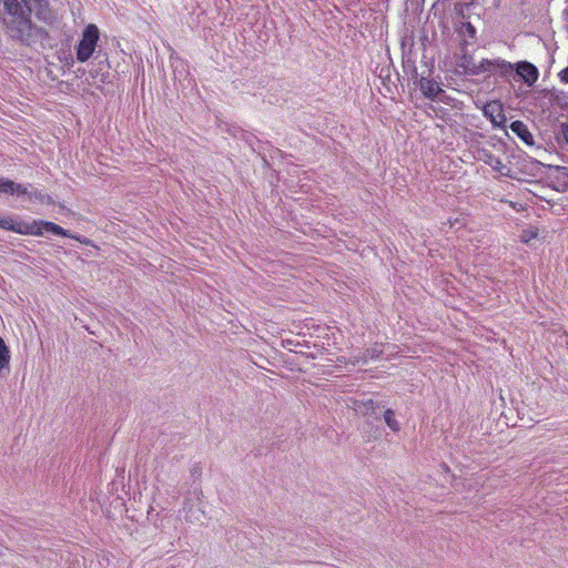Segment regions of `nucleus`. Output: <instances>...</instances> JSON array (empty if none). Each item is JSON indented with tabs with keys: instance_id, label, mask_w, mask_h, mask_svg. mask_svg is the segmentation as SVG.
<instances>
[{
	"instance_id": "f257e3e1",
	"label": "nucleus",
	"mask_w": 568,
	"mask_h": 568,
	"mask_svg": "<svg viewBox=\"0 0 568 568\" xmlns=\"http://www.w3.org/2000/svg\"><path fill=\"white\" fill-rule=\"evenodd\" d=\"M0 22L6 33L14 41L31 45L38 38L47 36L44 29L33 26L19 0H0Z\"/></svg>"
},
{
	"instance_id": "f03ea898",
	"label": "nucleus",
	"mask_w": 568,
	"mask_h": 568,
	"mask_svg": "<svg viewBox=\"0 0 568 568\" xmlns=\"http://www.w3.org/2000/svg\"><path fill=\"white\" fill-rule=\"evenodd\" d=\"M14 233L23 235L42 236L44 232H50L58 236L72 237L70 233L60 225L49 221H32L30 223L22 221L13 222Z\"/></svg>"
},
{
	"instance_id": "7ed1b4c3",
	"label": "nucleus",
	"mask_w": 568,
	"mask_h": 568,
	"mask_svg": "<svg viewBox=\"0 0 568 568\" xmlns=\"http://www.w3.org/2000/svg\"><path fill=\"white\" fill-rule=\"evenodd\" d=\"M99 40V28L93 23L88 24L83 29L81 38L75 47L77 60L83 63L92 58L97 50Z\"/></svg>"
},
{
	"instance_id": "20e7f679",
	"label": "nucleus",
	"mask_w": 568,
	"mask_h": 568,
	"mask_svg": "<svg viewBox=\"0 0 568 568\" xmlns=\"http://www.w3.org/2000/svg\"><path fill=\"white\" fill-rule=\"evenodd\" d=\"M19 2L23 10H28L29 20H31V12H34L36 18L45 24H53L55 22L57 16L50 8L49 0H32L31 7L28 4L29 0H21ZM30 22L36 26L32 21Z\"/></svg>"
},
{
	"instance_id": "39448f33",
	"label": "nucleus",
	"mask_w": 568,
	"mask_h": 568,
	"mask_svg": "<svg viewBox=\"0 0 568 568\" xmlns=\"http://www.w3.org/2000/svg\"><path fill=\"white\" fill-rule=\"evenodd\" d=\"M483 114L489 119L494 128H505L506 115L499 101H489L483 108Z\"/></svg>"
},
{
	"instance_id": "423d86ee",
	"label": "nucleus",
	"mask_w": 568,
	"mask_h": 568,
	"mask_svg": "<svg viewBox=\"0 0 568 568\" xmlns=\"http://www.w3.org/2000/svg\"><path fill=\"white\" fill-rule=\"evenodd\" d=\"M516 75L523 80L528 87H532L538 78L539 71L535 64L528 61H519L515 67Z\"/></svg>"
},
{
	"instance_id": "0eeeda50",
	"label": "nucleus",
	"mask_w": 568,
	"mask_h": 568,
	"mask_svg": "<svg viewBox=\"0 0 568 568\" xmlns=\"http://www.w3.org/2000/svg\"><path fill=\"white\" fill-rule=\"evenodd\" d=\"M358 415H375L376 409L379 408L371 397L355 398L351 400L349 405Z\"/></svg>"
},
{
	"instance_id": "6e6552de",
	"label": "nucleus",
	"mask_w": 568,
	"mask_h": 568,
	"mask_svg": "<svg viewBox=\"0 0 568 568\" xmlns=\"http://www.w3.org/2000/svg\"><path fill=\"white\" fill-rule=\"evenodd\" d=\"M383 346L375 344L353 357V364H367L369 359H379L383 356Z\"/></svg>"
},
{
	"instance_id": "1a4fd4ad",
	"label": "nucleus",
	"mask_w": 568,
	"mask_h": 568,
	"mask_svg": "<svg viewBox=\"0 0 568 568\" xmlns=\"http://www.w3.org/2000/svg\"><path fill=\"white\" fill-rule=\"evenodd\" d=\"M419 89L424 97L430 100H435L439 93L444 92L436 81L425 77L419 80Z\"/></svg>"
},
{
	"instance_id": "9d476101",
	"label": "nucleus",
	"mask_w": 568,
	"mask_h": 568,
	"mask_svg": "<svg viewBox=\"0 0 568 568\" xmlns=\"http://www.w3.org/2000/svg\"><path fill=\"white\" fill-rule=\"evenodd\" d=\"M510 130L527 145H534V136L528 126L519 120L511 122Z\"/></svg>"
},
{
	"instance_id": "9b49d317",
	"label": "nucleus",
	"mask_w": 568,
	"mask_h": 568,
	"mask_svg": "<svg viewBox=\"0 0 568 568\" xmlns=\"http://www.w3.org/2000/svg\"><path fill=\"white\" fill-rule=\"evenodd\" d=\"M466 73L470 75H480L483 73H494V59H483L479 63H471L466 68Z\"/></svg>"
},
{
	"instance_id": "f8f14e48",
	"label": "nucleus",
	"mask_w": 568,
	"mask_h": 568,
	"mask_svg": "<svg viewBox=\"0 0 568 568\" xmlns=\"http://www.w3.org/2000/svg\"><path fill=\"white\" fill-rule=\"evenodd\" d=\"M516 63L503 59H494V72H498L501 78H508L515 71Z\"/></svg>"
},
{
	"instance_id": "ddd939ff",
	"label": "nucleus",
	"mask_w": 568,
	"mask_h": 568,
	"mask_svg": "<svg viewBox=\"0 0 568 568\" xmlns=\"http://www.w3.org/2000/svg\"><path fill=\"white\" fill-rule=\"evenodd\" d=\"M28 201L29 202H39L41 204H48V205L53 203L52 197L50 195L43 193L42 191L38 190L33 185L31 186Z\"/></svg>"
},
{
	"instance_id": "4468645a",
	"label": "nucleus",
	"mask_w": 568,
	"mask_h": 568,
	"mask_svg": "<svg viewBox=\"0 0 568 568\" xmlns=\"http://www.w3.org/2000/svg\"><path fill=\"white\" fill-rule=\"evenodd\" d=\"M31 186H32V184H30V183L23 184V183H16L13 181L11 195L26 196V199L28 200Z\"/></svg>"
},
{
	"instance_id": "2eb2a0df",
	"label": "nucleus",
	"mask_w": 568,
	"mask_h": 568,
	"mask_svg": "<svg viewBox=\"0 0 568 568\" xmlns=\"http://www.w3.org/2000/svg\"><path fill=\"white\" fill-rule=\"evenodd\" d=\"M384 419L386 425L394 432L399 429V423L395 419L394 410L388 408L384 412Z\"/></svg>"
},
{
	"instance_id": "dca6fc26",
	"label": "nucleus",
	"mask_w": 568,
	"mask_h": 568,
	"mask_svg": "<svg viewBox=\"0 0 568 568\" xmlns=\"http://www.w3.org/2000/svg\"><path fill=\"white\" fill-rule=\"evenodd\" d=\"M12 180L0 176V193L10 194L12 193Z\"/></svg>"
},
{
	"instance_id": "f3484780",
	"label": "nucleus",
	"mask_w": 568,
	"mask_h": 568,
	"mask_svg": "<svg viewBox=\"0 0 568 568\" xmlns=\"http://www.w3.org/2000/svg\"><path fill=\"white\" fill-rule=\"evenodd\" d=\"M13 222L14 221L10 217H0V227L13 232V230H16L13 227Z\"/></svg>"
},
{
	"instance_id": "a211bd4d",
	"label": "nucleus",
	"mask_w": 568,
	"mask_h": 568,
	"mask_svg": "<svg viewBox=\"0 0 568 568\" xmlns=\"http://www.w3.org/2000/svg\"><path fill=\"white\" fill-rule=\"evenodd\" d=\"M489 164L493 166L494 170L503 173V169L505 168V165L500 159H498V158L491 159Z\"/></svg>"
},
{
	"instance_id": "6ab92c4d",
	"label": "nucleus",
	"mask_w": 568,
	"mask_h": 568,
	"mask_svg": "<svg viewBox=\"0 0 568 568\" xmlns=\"http://www.w3.org/2000/svg\"><path fill=\"white\" fill-rule=\"evenodd\" d=\"M558 77H559L560 82H562V83H568V67H566L565 69H562V70L558 73Z\"/></svg>"
},
{
	"instance_id": "aec40b11",
	"label": "nucleus",
	"mask_w": 568,
	"mask_h": 568,
	"mask_svg": "<svg viewBox=\"0 0 568 568\" xmlns=\"http://www.w3.org/2000/svg\"><path fill=\"white\" fill-rule=\"evenodd\" d=\"M560 132H561L564 140L568 144V123H561Z\"/></svg>"
},
{
	"instance_id": "412c9836",
	"label": "nucleus",
	"mask_w": 568,
	"mask_h": 568,
	"mask_svg": "<svg viewBox=\"0 0 568 568\" xmlns=\"http://www.w3.org/2000/svg\"><path fill=\"white\" fill-rule=\"evenodd\" d=\"M467 31H468V33H469V36H470L471 38H474V37H475V34H476V29H475V27H473L470 23H467Z\"/></svg>"
},
{
	"instance_id": "4be33fe9",
	"label": "nucleus",
	"mask_w": 568,
	"mask_h": 568,
	"mask_svg": "<svg viewBox=\"0 0 568 568\" xmlns=\"http://www.w3.org/2000/svg\"><path fill=\"white\" fill-rule=\"evenodd\" d=\"M194 474H197L196 468H193V469H192V475H194Z\"/></svg>"
}]
</instances>
